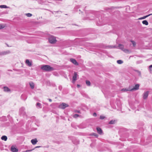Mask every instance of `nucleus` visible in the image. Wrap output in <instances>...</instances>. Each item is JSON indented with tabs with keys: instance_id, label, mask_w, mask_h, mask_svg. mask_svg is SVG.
Segmentation results:
<instances>
[{
	"instance_id": "2eb2a0df",
	"label": "nucleus",
	"mask_w": 152,
	"mask_h": 152,
	"mask_svg": "<svg viewBox=\"0 0 152 152\" xmlns=\"http://www.w3.org/2000/svg\"><path fill=\"white\" fill-rule=\"evenodd\" d=\"M142 23L143 24H145V25H148V22L147 20H144L142 21Z\"/></svg>"
},
{
	"instance_id": "a211bd4d",
	"label": "nucleus",
	"mask_w": 152,
	"mask_h": 152,
	"mask_svg": "<svg viewBox=\"0 0 152 152\" xmlns=\"http://www.w3.org/2000/svg\"><path fill=\"white\" fill-rule=\"evenodd\" d=\"M121 91H130V89H128L126 88H123L121 90Z\"/></svg>"
},
{
	"instance_id": "4be33fe9",
	"label": "nucleus",
	"mask_w": 152,
	"mask_h": 152,
	"mask_svg": "<svg viewBox=\"0 0 152 152\" xmlns=\"http://www.w3.org/2000/svg\"><path fill=\"white\" fill-rule=\"evenodd\" d=\"M131 42L132 43L133 45V46L135 47L136 45V43L135 42L133 41H131Z\"/></svg>"
},
{
	"instance_id": "f8f14e48",
	"label": "nucleus",
	"mask_w": 152,
	"mask_h": 152,
	"mask_svg": "<svg viewBox=\"0 0 152 152\" xmlns=\"http://www.w3.org/2000/svg\"><path fill=\"white\" fill-rule=\"evenodd\" d=\"M4 91H5L8 92L10 91V89L7 87H4Z\"/></svg>"
},
{
	"instance_id": "7ed1b4c3",
	"label": "nucleus",
	"mask_w": 152,
	"mask_h": 152,
	"mask_svg": "<svg viewBox=\"0 0 152 152\" xmlns=\"http://www.w3.org/2000/svg\"><path fill=\"white\" fill-rule=\"evenodd\" d=\"M68 106L67 104L65 103H63L59 105V107L61 109H64L66 107H68Z\"/></svg>"
},
{
	"instance_id": "a878e982",
	"label": "nucleus",
	"mask_w": 152,
	"mask_h": 152,
	"mask_svg": "<svg viewBox=\"0 0 152 152\" xmlns=\"http://www.w3.org/2000/svg\"><path fill=\"white\" fill-rule=\"evenodd\" d=\"M79 116V115L77 114H75L73 116V117L75 118H77Z\"/></svg>"
},
{
	"instance_id": "4468645a",
	"label": "nucleus",
	"mask_w": 152,
	"mask_h": 152,
	"mask_svg": "<svg viewBox=\"0 0 152 152\" xmlns=\"http://www.w3.org/2000/svg\"><path fill=\"white\" fill-rule=\"evenodd\" d=\"M7 137L6 136H3L1 137V139L3 140L6 141L7 140Z\"/></svg>"
},
{
	"instance_id": "6e6552de",
	"label": "nucleus",
	"mask_w": 152,
	"mask_h": 152,
	"mask_svg": "<svg viewBox=\"0 0 152 152\" xmlns=\"http://www.w3.org/2000/svg\"><path fill=\"white\" fill-rule=\"evenodd\" d=\"M38 141L36 138L34 139H32L31 140V142L33 145H35L37 142Z\"/></svg>"
},
{
	"instance_id": "20e7f679",
	"label": "nucleus",
	"mask_w": 152,
	"mask_h": 152,
	"mask_svg": "<svg viewBox=\"0 0 152 152\" xmlns=\"http://www.w3.org/2000/svg\"><path fill=\"white\" fill-rule=\"evenodd\" d=\"M139 86L140 85L138 84L135 85L134 88L130 89V91H132L133 90H138L139 88Z\"/></svg>"
},
{
	"instance_id": "9d476101",
	"label": "nucleus",
	"mask_w": 152,
	"mask_h": 152,
	"mask_svg": "<svg viewBox=\"0 0 152 152\" xmlns=\"http://www.w3.org/2000/svg\"><path fill=\"white\" fill-rule=\"evenodd\" d=\"M26 63L29 66H31L32 65L31 62L29 61L28 59H26Z\"/></svg>"
},
{
	"instance_id": "e433bc0d",
	"label": "nucleus",
	"mask_w": 152,
	"mask_h": 152,
	"mask_svg": "<svg viewBox=\"0 0 152 152\" xmlns=\"http://www.w3.org/2000/svg\"><path fill=\"white\" fill-rule=\"evenodd\" d=\"M139 19L140 20V19H142V18H139Z\"/></svg>"
},
{
	"instance_id": "aec40b11",
	"label": "nucleus",
	"mask_w": 152,
	"mask_h": 152,
	"mask_svg": "<svg viewBox=\"0 0 152 152\" xmlns=\"http://www.w3.org/2000/svg\"><path fill=\"white\" fill-rule=\"evenodd\" d=\"M117 63L119 64H121L123 63V61L121 60H118L117 61Z\"/></svg>"
},
{
	"instance_id": "393cba45",
	"label": "nucleus",
	"mask_w": 152,
	"mask_h": 152,
	"mask_svg": "<svg viewBox=\"0 0 152 152\" xmlns=\"http://www.w3.org/2000/svg\"><path fill=\"white\" fill-rule=\"evenodd\" d=\"M37 106H38L40 108H41V104L39 103H37Z\"/></svg>"
},
{
	"instance_id": "f03ea898",
	"label": "nucleus",
	"mask_w": 152,
	"mask_h": 152,
	"mask_svg": "<svg viewBox=\"0 0 152 152\" xmlns=\"http://www.w3.org/2000/svg\"><path fill=\"white\" fill-rule=\"evenodd\" d=\"M49 42L51 44H55L57 41L56 37L52 35H50L48 38Z\"/></svg>"
},
{
	"instance_id": "f257e3e1",
	"label": "nucleus",
	"mask_w": 152,
	"mask_h": 152,
	"mask_svg": "<svg viewBox=\"0 0 152 152\" xmlns=\"http://www.w3.org/2000/svg\"><path fill=\"white\" fill-rule=\"evenodd\" d=\"M43 70L47 72L52 71L54 70V68L48 65H43L41 68Z\"/></svg>"
},
{
	"instance_id": "c756f323",
	"label": "nucleus",
	"mask_w": 152,
	"mask_h": 152,
	"mask_svg": "<svg viewBox=\"0 0 152 152\" xmlns=\"http://www.w3.org/2000/svg\"><path fill=\"white\" fill-rule=\"evenodd\" d=\"M93 115L94 116L96 117V114L95 113H93Z\"/></svg>"
},
{
	"instance_id": "cd10ccee",
	"label": "nucleus",
	"mask_w": 152,
	"mask_h": 152,
	"mask_svg": "<svg viewBox=\"0 0 152 152\" xmlns=\"http://www.w3.org/2000/svg\"><path fill=\"white\" fill-rule=\"evenodd\" d=\"M105 117L103 115H101L100 118L101 119H103Z\"/></svg>"
},
{
	"instance_id": "9b49d317",
	"label": "nucleus",
	"mask_w": 152,
	"mask_h": 152,
	"mask_svg": "<svg viewBox=\"0 0 152 152\" xmlns=\"http://www.w3.org/2000/svg\"><path fill=\"white\" fill-rule=\"evenodd\" d=\"M96 129L98 133L99 134H102V131L101 129L99 127H97L96 128Z\"/></svg>"
},
{
	"instance_id": "f3484780",
	"label": "nucleus",
	"mask_w": 152,
	"mask_h": 152,
	"mask_svg": "<svg viewBox=\"0 0 152 152\" xmlns=\"http://www.w3.org/2000/svg\"><path fill=\"white\" fill-rule=\"evenodd\" d=\"M7 8V7L6 5H0V8Z\"/></svg>"
},
{
	"instance_id": "39448f33",
	"label": "nucleus",
	"mask_w": 152,
	"mask_h": 152,
	"mask_svg": "<svg viewBox=\"0 0 152 152\" xmlns=\"http://www.w3.org/2000/svg\"><path fill=\"white\" fill-rule=\"evenodd\" d=\"M77 74L76 72H75L74 73V76H73L72 77V82L73 83H75V81L77 80Z\"/></svg>"
},
{
	"instance_id": "c9c22d12",
	"label": "nucleus",
	"mask_w": 152,
	"mask_h": 152,
	"mask_svg": "<svg viewBox=\"0 0 152 152\" xmlns=\"http://www.w3.org/2000/svg\"><path fill=\"white\" fill-rule=\"evenodd\" d=\"M40 147V146H37L36 147H35V148H39V147Z\"/></svg>"
},
{
	"instance_id": "423d86ee",
	"label": "nucleus",
	"mask_w": 152,
	"mask_h": 152,
	"mask_svg": "<svg viewBox=\"0 0 152 152\" xmlns=\"http://www.w3.org/2000/svg\"><path fill=\"white\" fill-rule=\"evenodd\" d=\"M149 94V92L147 91L145 92L143 95V98L144 99H146L148 97Z\"/></svg>"
},
{
	"instance_id": "c85d7f7f",
	"label": "nucleus",
	"mask_w": 152,
	"mask_h": 152,
	"mask_svg": "<svg viewBox=\"0 0 152 152\" xmlns=\"http://www.w3.org/2000/svg\"><path fill=\"white\" fill-rule=\"evenodd\" d=\"M4 27V26L2 25H0V29L3 28Z\"/></svg>"
},
{
	"instance_id": "1a4fd4ad",
	"label": "nucleus",
	"mask_w": 152,
	"mask_h": 152,
	"mask_svg": "<svg viewBox=\"0 0 152 152\" xmlns=\"http://www.w3.org/2000/svg\"><path fill=\"white\" fill-rule=\"evenodd\" d=\"M11 151L13 152H17L18 150L16 148L12 146L11 147Z\"/></svg>"
},
{
	"instance_id": "f704fd0d",
	"label": "nucleus",
	"mask_w": 152,
	"mask_h": 152,
	"mask_svg": "<svg viewBox=\"0 0 152 152\" xmlns=\"http://www.w3.org/2000/svg\"><path fill=\"white\" fill-rule=\"evenodd\" d=\"M149 67L150 68L152 67V65H151Z\"/></svg>"
},
{
	"instance_id": "bb28decb",
	"label": "nucleus",
	"mask_w": 152,
	"mask_h": 152,
	"mask_svg": "<svg viewBox=\"0 0 152 152\" xmlns=\"http://www.w3.org/2000/svg\"><path fill=\"white\" fill-rule=\"evenodd\" d=\"M93 135L95 136L96 137H98V135L97 134H96L95 133H93Z\"/></svg>"
},
{
	"instance_id": "0eeeda50",
	"label": "nucleus",
	"mask_w": 152,
	"mask_h": 152,
	"mask_svg": "<svg viewBox=\"0 0 152 152\" xmlns=\"http://www.w3.org/2000/svg\"><path fill=\"white\" fill-rule=\"evenodd\" d=\"M70 61L74 64L76 65H78V63L77 62L76 60L73 58H71L70 59Z\"/></svg>"
},
{
	"instance_id": "473e14b6",
	"label": "nucleus",
	"mask_w": 152,
	"mask_h": 152,
	"mask_svg": "<svg viewBox=\"0 0 152 152\" xmlns=\"http://www.w3.org/2000/svg\"><path fill=\"white\" fill-rule=\"evenodd\" d=\"M76 112H77V113H80V112L79 111H78V110L76 111Z\"/></svg>"
},
{
	"instance_id": "dca6fc26",
	"label": "nucleus",
	"mask_w": 152,
	"mask_h": 152,
	"mask_svg": "<svg viewBox=\"0 0 152 152\" xmlns=\"http://www.w3.org/2000/svg\"><path fill=\"white\" fill-rule=\"evenodd\" d=\"M86 85L88 86H90L91 85L90 82L89 80H86Z\"/></svg>"
},
{
	"instance_id": "2f4dec72",
	"label": "nucleus",
	"mask_w": 152,
	"mask_h": 152,
	"mask_svg": "<svg viewBox=\"0 0 152 152\" xmlns=\"http://www.w3.org/2000/svg\"><path fill=\"white\" fill-rule=\"evenodd\" d=\"M77 86L78 88H79L80 87V86L79 85L77 84Z\"/></svg>"
},
{
	"instance_id": "6ab92c4d",
	"label": "nucleus",
	"mask_w": 152,
	"mask_h": 152,
	"mask_svg": "<svg viewBox=\"0 0 152 152\" xmlns=\"http://www.w3.org/2000/svg\"><path fill=\"white\" fill-rule=\"evenodd\" d=\"M118 47L120 48H121V49H124V47L123 45H122L119 44L118 45Z\"/></svg>"
},
{
	"instance_id": "ddd939ff",
	"label": "nucleus",
	"mask_w": 152,
	"mask_h": 152,
	"mask_svg": "<svg viewBox=\"0 0 152 152\" xmlns=\"http://www.w3.org/2000/svg\"><path fill=\"white\" fill-rule=\"evenodd\" d=\"M29 84L31 88L33 89L34 86V83L32 82H30L29 83Z\"/></svg>"
},
{
	"instance_id": "b1692460",
	"label": "nucleus",
	"mask_w": 152,
	"mask_h": 152,
	"mask_svg": "<svg viewBox=\"0 0 152 152\" xmlns=\"http://www.w3.org/2000/svg\"><path fill=\"white\" fill-rule=\"evenodd\" d=\"M151 15H152V14H150L148 15H146L145 16H144L143 17H142V18L143 19H145L146 18L148 17V16H150Z\"/></svg>"
},
{
	"instance_id": "72a5a7b5",
	"label": "nucleus",
	"mask_w": 152,
	"mask_h": 152,
	"mask_svg": "<svg viewBox=\"0 0 152 152\" xmlns=\"http://www.w3.org/2000/svg\"><path fill=\"white\" fill-rule=\"evenodd\" d=\"M49 100L50 102H51L52 101V100L51 99H49Z\"/></svg>"
},
{
	"instance_id": "412c9836",
	"label": "nucleus",
	"mask_w": 152,
	"mask_h": 152,
	"mask_svg": "<svg viewBox=\"0 0 152 152\" xmlns=\"http://www.w3.org/2000/svg\"><path fill=\"white\" fill-rule=\"evenodd\" d=\"M115 120H112L110 121L109 124H114L115 122Z\"/></svg>"
},
{
	"instance_id": "5701e85b",
	"label": "nucleus",
	"mask_w": 152,
	"mask_h": 152,
	"mask_svg": "<svg viewBox=\"0 0 152 152\" xmlns=\"http://www.w3.org/2000/svg\"><path fill=\"white\" fill-rule=\"evenodd\" d=\"M26 15L28 17H30L32 16V15L30 13H28L26 14Z\"/></svg>"
},
{
	"instance_id": "7c9ffc66",
	"label": "nucleus",
	"mask_w": 152,
	"mask_h": 152,
	"mask_svg": "<svg viewBox=\"0 0 152 152\" xmlns=\"http://www.w3.org/2000/svg\"><path fill=\"white\" fill-rule=\"evenodd\" d=\"M33 150H27V151H26V152H27V151H32Z\"/></svg>"
}]
</instances>
